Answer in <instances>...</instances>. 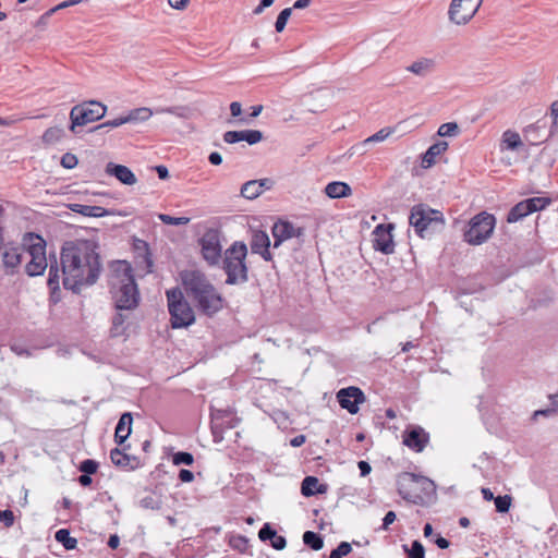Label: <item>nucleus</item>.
<instances>
[{
	"mask_svg": "<svg viewBox=\"0 0 558 558\" xmlns=\"http://www.w3.org/2000/svg\"><path fill=\"white\" fill-rule=\"evenodd\" d=\"M61 266L65 289L77 292L82 286L95 283L101 269L95 243L86 240L66 242L61 252Z\"/></svg>",
	"mask_w": 558,
	"mask_h": 558,
	"instance_id": "obj_1",
	"label": "nucleus"
},
{
	"mask_svg": "<svg viewBox=\"0 0 558 558\" xmlns=\"http://www.w3.org/2000/svg\"><path fill=\"white\" fill-rule=\"evenodd\" d=\"M110 293L118 311H132L140 303V292L128 262L114 263L110 276Z\"/></svg>",
	"mask_w": 558,
	"mask_h": 558,
	"instance_id": "obj_2",
	"label": "nucleus"
},
{
	"mask_svg": "<svg viewBox=\"0 0 558 558\" xmlns=\"http://www.w3.org/2000/svg\"><path fill=\"white\" fill-rule=\"evenodd\" d=\"M409 222L418 236L426 238L444 228L445 218L440 210L433 209L426 204H418L412 207Z\"/></svg>",
	"mask_w": 558,
	"mask_h": 558,
	"instance_id": "obj_3",
	"label": "nucleus"
},
{
	"mask_svg": "<svg viewBox=\"0 0 558 558\" xmlns=\"http://www.w3.org/2000/svg\"><path fill=\"white\" fill-rule=\"evenodd\" d=\"M397 489L404 500L420 504L425 495L435 492V484L426 476L402 472L397 476Z\"/></svg>",
	"mask_w": 558,
	"mask_h": 558,
	"instance_id": "obj_4",
	"label": "nucleus"
},
{
	"mask_svg": "<svg viewBox=\"0 0 558 558\" xmlns=\"http://www.w3.org/2000/svg\"><path fill=\"white\" fill-rule=\"evenodd\" d=\"M246 255L247 247L243 242H234L225 252L223 269L227 274L226 282L228 284H236L247 280Z\"/></svg>",
	"mask_w": 558,
	"mask_h": 558,
	"instance_id": "obj_5",
	"label": "nucleus"
},
{
	"mask_svg": "<svg viewBox=\"0 0 558 558\" xmlns=\"http://www.w3.org/2000/svg\"><path fill=\"white\" fill-rule=\"evenodd\" d=\"M168 308L171 315L172 328H183L195 322V316L190 304L184 300L180 289L167 291Z\"/></svg>",
	"mask_w": 558,
	"mask_h": 558,
	"instance_id": "obj_6",
	"label": "nucleus"
},
{
	"mask_svg": "<svg viewBox=\"0 0 558 558\" xmlns=\"http://www.w3.org/2000/svg\"><path fill=\"white\" fill-rule=\"evenodd\" d=\"M107 107L96 100L84 101L74 106L70 111L71 125L70 130L76 133L77 126L100 120L105 117Z\"/></svg>",
	"mask_w": 558,
	"mask_h": 558,
	"instance_id": "obj_7",
	"label": "nucleus"
},
{
	"mask_svg": "<svg viewBox=\"0 0 558 558\" xmlns=\"http://www.w3.org/2000/svg\"><path fill=\"white\" fill-rule=\"evenodd\" d=\"M495 228V217L486 211L474 216L469 229L464 232V241L471 245H480L490 238Z\"/></svg>",
	"mask_w": 558,
	"mask_h": 558,
	"instance_id": "obj_8",
	"label": "nucleus"
},
{
	"mask_svg": "<svg viewBox=\"0 0 558 558\" xmlns=\"http://www.w3.org/2000/svg\"><path fill=\"white\" fill-rule=\"evenodd\" d=\"M25 270L31 277L43 275L47 268L46 243L40 236L25 250Z\"/></svg>",
	"mask_w": 558,
	"mask_h": 558,
	"instance_id": "obj_9",
	"label": "nucleus"
},
{
	"mask_svg": "<svg viewBox=\"0 0 558 558\" xmlns=\"http://www.w3.org/2000/svg\"><path fill=\"white\" fill-rule=\"evenodd\" d=\"M483 0H452L448 11L449 21L457 25L466 24L477 12Z\"/></svg>",
	"mask_w": 558,
	"mask_h": 558,
	"instance_id": "obj_10",
	"label": "nucleus"
},
{
	"mask_svg": "<svg viewBox=\"0 0 558 558\" xmlns=\"http://www.w3.org/2000/svg\"><path fill=\"white\" fill-rule=\"evenodd\" d=\"M181 279L187 295L192 298V300L213 287L206 276L199 270L182 271Z\"/></svg>",
	"mask_w": 558,
	"mask_h": 558,
	"instance_id": "obj_11",
	"label": "nucleus"
},
{
	"mask_svg": "<svg viewBox=\"0 0 558 558\" xmlns=\"http://www.w3.org/2000/svg\"><path fill=\"white\" fill-rule=\"evenodd\" d=\"M202 254L209 265H218L221 259V244L216 230L207 231L201 239Z\"/></svg>",
	"mask_w": 558,
	"mask_h": 558,
	"instance_id": "obj_12",
	"label": "nucleus"
},
{
	"mask_svg": "<svg viewBox=\"0 0 558 558\" xmlns=\"http://www.w3.org/2000/svg\"><path fill=\"white\" fill-rule=\"evenodd\" d=\"M392 223H380L373 231V247L375 251L389 255L395 252V242L391 234Z\"/></svg>",
	"mask_w": 558,
	"mask_h": 558,
	"instance_id": "obj_13",
	"label": "nucleus"
},
{
	"mask_svg": "<svg viewBox=\"0 0 558 558\" xmlns=\"http://www.w3.org/2000/svg\"><path fill=\"white\" fill-rule=\"evenodd\" d=\"M429 441V434L418 425L409 426L402 435V442L415 452H422Z\"/></svg>",
	"mask_w": 558,
	"mask_h": 558,
	"instance_id": "obj_14",
	"label": "nucleus"
},
{
	"mask_svg": "<svg viewBox=\"0 0 558 558\" xmlns=\"http://www.w3.org/2000/svg\"><path fill=\"white\" fill-rule=\"evenodd\" d=\"M193 301L204 314L209 316L222 308V298L214 286L207 289L206 292L201 293Z\"/></svg>",
	"mask_w": 558,
	"mask_h": 558,
	"instance_id": "obj_15",
	"label": "nucleus"
},
{
	"mask_svg": "<svg viewBox=\"0 0 558 558\" xmlns=\"http://www.w3.org/2000/svg\"><path fill=\"white\" fill-rule=\"evenodd\" d=\"M271 233L274 238L272 248L277 250L287 240L299 236L300 230L296 229L291 222L279 220L274 223Z\"/></svg>",
	"mask_w": 558,
	"mask_h": 558,
	"instance_id": "obj_16",
	"label": "nucleus"
},
{
	"mask_svg": "<svg viewBox=\"0 0 558 558\" xmlns=\"http://www.w3.org/2000/svg\"><path fill=\"white\" fill-rule=\"evenodd\" d=\"M250 246L252 253L260 255L264 260L269 262L272 259V254L270 252V247H272V245L268 234L265 231H254Z\"/></svg>",
	"mask_w": 558,
	"mask_h": 558,
	"instance_id": "obj_17",
	"label": "nucleus"
},
{
	"mask_svg": "<svg viewBox=\"0 0 558 558\" xmlns=\"http://www.w3.org/2000/svg\"><path fill=\"white\" fill-rule=\"evenodd\" d=\"M263 140V133L258 130L227 131L223 134V141L228 144H235L241 141L250 145L259 143Z\"/></svg>",
	"mask_w": 558,
	"mask_h": 558,
	"instance_id": "obj_18",
	"label": "nucleus"
},
{
	"mask_svg": "<svg viewBox=\"0 0 558 558\" xmlns=\"http://www.w3.org/2000/svg\"><path fill=\"white\" fill-rule=\"evenodd\" d=\"M272 181L270 179L252 180L244 183L241 187V195L247 199L257 198L264 191L270 190Z\"/></svg>",
	"mask_w": 558,
	"mask_h": 558,
	"instance_id": "obj_19",
	"label": "nucleus"
},
{
	"mask_svg": "<svg viewBox=\"0 0 558 558\" xmlns=\"http://www.w3.org/2000/svg\"><path fill=\"white\" fill-rule=\"evenodd\" d=\"M106 173L113 175L125 185H134L137 182L135 174L126 166L109 162L106 166Z\"/></svg>",
	"mask_w": 558,
	"mask_h": 558,
	"instance_id": "obj_20",
	"label": "nucleus"
},
{
	"mask_svg": "<svg viewBox=\"0 0 558 558\" xmlns=\"http://www.w3.org/2000/svg\"><path fill=\"white\" fill-rule=\"evenodd\" d=\"M25 259V248L11 247L4 251L2 260L9 272L13 274L21 263Z\"/></svg>",
	"mask_w": 558,
	"mask_h": 558,
	"instance_id": "obj_21",
	"label": "nucleus"
},
{
	"mask_svg": "<svg viewBox=\"0 0 558 558\" xmlns=\"http://www.w3.org/2000/svg\"><path fill=\"white\" fill-rule=\"evenodd\" d=\"M132 414L126 412L123 413L117 424L114 440L118 445H122L130 436L132 432Z\"/></svg>",
	"mask_w": 558,
	"mask_h": 558,
	"instance_id": "obj_22",
	"label": "nucleus"
},
{
	"mask_svg": "<svg viewBox=\"0 0 558 558\" xmlns=\"http://www.w3.org/2000/svg\"><path fill=\"white\" fill-rule=\"evenodd\" d=\"M436 68V61L430 58H420L412 64L407 66V71L420 76L425 77L434 72Z\"/></svg>",
	"mask_w": 558,
	"mask_h": 558,
	"instance_id": "obj_23",
	"label": "nucleus"
},
{
	"mask_svg": "<svg viewBox=\"0 0 558 558\" xmlns=\"http://www.w3.org/2000/svg\"><path fill=\"white\" fill-rule=\"evenodd\" d=\"M448 143L446 141H439L428 147V149L422 156V166L429 168L436 162V157L446 151Z\"/></svg>",
	"mask_w": 558,
	"mask_h": 558,
	"instance_id": "obj_24",
	"label": "nucleus"
},
{
	"mask_svg": "<svg viewBox=\"0 0 558 558\" xmlns=\"http://www.w3.org/2000/svg\"><path fill=\"white\" fill-rule=\"evenodd\" d=\"M391 133H392V130L387 129V128L379 130L374 135L367 137L366 140L362 141L361 143L352 146L351 150H353V151L351 153V155L355 154V153L363 155L366 151L365 147L368 144H371L373 142H381V141L386 140Z\"/></svg>",
	"mask_w": 558,
	"mask_h": 558,
	"instance_id": "obj_25",
	"label": "nucleus"
},
{
	"mask_svg": "<svg viewBox=\"0 0 558 558\" xmlns=\"http://www.w3.org/2000/svg\"><path fill=\"white\" fill-rule=\"evenodd\" d=\"M70 209L74 213L81 214L86 217H105L108 215V210L101 206H90L83 204H71Z\"/></svg>",
	"mask_w": 558,
	"mask_h": 558,
	"instance_id": "obj_26",
	"label": "nucleus"
},
{
	"mask_svg": "<svg viewBox=\"0 0 558 558\" xmlns=\"http://www.w3.org/2000/svg\"><path fill=\"white\" fill-rule=\"evenodd\" d=\"M349 193V184L341 181L330 182L325 187V194L329 198L345 197Z\"/></svg>",
	"mask_w": 558,
	"mask_h": 558,
	"instance_id": "obj_27",
	"label": "nucleus"
},
{
	"mask_svg": "<svg viewBox=\"0 0 558 558\" xmlns=\"http://www.w3.org/2000/svg\"><path fill=\"white\" fill-rule=\"evenodd\" d=\"M154 110L147 107H141L131 110L128 114L123 116L125 123H135L147 121L153 114Z\"/></svg>",
	"mask_w": 558,
	"mask_h": 558,
	"instance_id": "obj_28",
	"label": "nucleus"
},
{
	"mask_svg": "<svg viewBox=\"0 0 558 558\" xmlns=\"http://www.w3.org/2000/svg\"><path fill=\"white\" fill-rule=\"evenodd\" d=\"M521 146H523V143L521 141L520 135L517 132L508 130L502 134V140L500 144V148L502 150H517Z\"/></svg>",
	"mask_w": 558,
	"mask_h": 558,
	"instance_id": "obj_29",
	"label": "nucleus"
},
{
	"mask_svg": "<svg viewBox=\"0 0 558 558\" xmlns=\"http://www.w3.org/2000/svg\"><path fill=\"white\" fill-rule=\"evenodd\" d=\"M531 210L529 208V206L526 205V202L525 199L522 201V202H519L518 204H515L511 209L510 211L508 213V216H507V221L509 223H513V222H517L521 219H523L524 217H526L527 215H531Z\"/></svg>",
	"mask_w": 558,
	"mask_h": 558,
	"instance_id": "obj_30",
	"label": "nucleus"
},
{
	"mask_svg": "<svg viewBox=\"0 0 558 558\" xmlns=\"http://www.w3.org/2000/svg\"><path fill=\"white\" fill-rule=\"evenodd\" d=\"M110 459L112 463L120 468H131L133 469L132 462H135V458L124 453L122 450L114 448L110 452Z\"/></svg>",
	"mask_w": 558,
	"mask_h": 558,
	"instance_id": "obj_31",
	"label": "nucleus"
},
{
	"mask_svg": "<svg viewBox=\"0 0 558 558\" xmlns=\"http://www.w3.org/2000/svg\"><path fill=\"white\" fill-rule=\"evenodd\" d=\"M64 137V130L60 126H52L43 134V142L48 145L56 144Z\"/></svg>",
	"mask_w": 558,
	"mask_h": 558,
	"instance_id": "obj_32",
	"label": "nucleus"
},
{
	"mask_svg": "<svg viewBox=\"0 0 558 558\" xmlns=\"http://www.w3.org/2000/svg\"><path fill=\"white\" fill-rule=\"evenodd\" d=\"M322 490L319 489V482L316 477L314 476H306L303 482H302V486H301V493L302 495L308 497V496H313L317 493H320Z\"/></svg>",
	"mask_w": 558,
	"mask_h": 558,
	"instance_id": "obj_33",
	"label": "nucleus"
},
{
	"mask_svg": "<svg viewBox=\"0 0 558 558\" xmlns=\"http://www.w3.org/2000/svg\"><path fill=\"white\" fill-rule=\"evenodd\" d=\"M54 538L57 542L61 543L68 550L74 549L77 545L76 538L72 537L70 535L69 530L66 529L58 530L54 534Z\"/></svg>",
	"mask_w": 558,
	"mask_h": 558,
	"instance_id": "obj_34",
	"label": "nucleus"
},
{
	"mask_svg": "<svg viewBox=\"0 0 558 558\" xmlns=\"http://www.w3.org/2000/svg\"><path fill=\"white\" fill-rule=\"evenodd\" d=\"M303 542L306 546L314 550H319L324 546V541L322 536L313 531H306L303 534Z\"/></svg>",
	"mask_w": 558,
	"mask_h": 558,
	"instance_id": "obj_35",
	"label": "nucleus"
},
{
	"mask_svg": "<svg viewBox=\"0 0 558 558\" xmlns=\"http://www.w3.org/2000/svg\"><path fill=\"white\" fill-rule=\"evenodd\" d=\"M526 205L529 206L531 213H535L546 208L550 203L551 198L549 197H531L525 199Z\"/></svg>",
	"mask_w": 558,
	"mask_h": 558,
	"instance_id": "obj_36",
	"label": "nucleus"
},
{
	"mask_svg": "<svg viewBox=\"0 0 558 558\" xmlns=\"http://www.w3.org/2000/svg\"><path fill=\"white\" fill-rule=\"evenodd\" d=\"M403 549L408 554L409 558H425V549L420 541H413L411 548L403 545Z\"/></svg>",
	"mask_w": 558,
	"mask_h": 558,
	"instance_id": "obj_37",
	"label": "nucleus"
},
{
	"mask_svg": "<svg viewBox=\"0 0 558 558\" xmlns=\"http://www.w3.org/2000/svg\"><path fill=\"white\" fill-rule=\"evenodd\" d=\"M460 133V128L456 122H447L439 126L437 134L441 137L457 136Z\"/></svg>",
	"mask_w": 558,
	"mask_h": 558,
	"instance_id": "obj_38",
	"label": "nucleus"
},
{
	"mask_svg": "<svg viewBox=\"0 0 558 558\" xmlns=\"http://www.w3.org/2000/svg\"><path fill=\"white\" fill-rule=\"evenodd\" d=\"M48 287L52 293V295L56 293V291H59V269L57 266H50L49 269V276H48Z\"/></svg>",
	"mask_w": 558,
	"mask_h": 558,
	"instance_id": "obj_39",
	"label": "nucleus"
},
{
	"mask_svg": "<svg viewBox=\"0 0 558 558\" xmlns=\"http://www.w3.org/2000/svg\"><path fill=\"white\" fill-rule=\"evenodd\" d=\"M158 218L165 225H169V226L187 225L190 222V220H191L189 217H172V216L167 215V214H159Z\"/></svg>",
	"mask_w": 558,
	"mask_h": 558,
	"instance_id": "obj_40",
	"label": "nucleus"
},
{
	"mask_svg": "<svg viewBox=\"0 0 558 558\" xmlns=\"http://www.w3.org/2000/svg\"><path fill=\"white\" fill-rule=\"evenodd\" d=\"M494 501L496 511L500 513H506L509 511L511 507L512 498L509 495H504L496 497Z\"/></svg>",
	"mask_w": 558,
	"mask_h": 558,
	"instance_id": "obj_41",
	"label": "nucleus"
},
{
	"mask_svg": "<svg viewBox=\"0 0 558 558\" xmlns=\"http://www.w3.org/2000/svg\"><path fill=\"white\" fill-rule=\"evenodd\" d=\"M194 462V457L190 452L179 451L172 456V463L174 465H192Z\"/></svg>",
	"mask_w": 558,
	"mask_h": 558,
	"instance_id": "obj_42",
	"label": "nucleus"
},
{
	"mask_svg": "<svg viewBox=\"0 0 558 558\" xmlns=\"http://www.w3.org/2000/svg\"><path fill=\"white\" fill-rule=\"evenodd\" d=\"M126 317L121 313H118L112 319L111 333L114 337L121 336L124 332V322Z\"/></svg>",
	"mask_w": 558,
	"mask_h": 558,
	"instance_id": "obj_43",
	"label": "nucleus"
},
{
	"mask_svg": "<svg viewBox=\"0 0 558 558\" xmlns=\"http://www.w3.org/2000/svg\"><path fill=\"white\" fill-rule=\"evenodd\" d=\"M291 13H292V8H286L279 13L277 21L275 23V27L278 33H280L284 29L287 22H288L289 17L291 16Z\"/></svg>",
	"mask_w": 558,
	"mask_h": 558,
	"instance_id": "obj_44",
	"label": "nucleus"
},
{
	"mask_svg": "<svg viewBox=\"0 0 558 558\" xmlns=\"http://www.w3.org/2000/svg\"><path fill=\"white\" fill-rule=\"evenodd\" d=\"M98 469V463L95 460H84L80 465V471L84 474H94Z\"/></svg>",
	"mask_w": 558,
	"mask_h": 558,
	"instance_id": "obj_45",
	"label": "nucleus"
},
{
	"mask_svg": "<svg viewBox=\"0 0 558 558\" xmlns=\"http://www.w3.org/2000/svg\"><path fill=\"white\" fill-rule=\"evenodd\" d=\"M277 532L268 524L265 523L264 526L258 532V537L260 541H271L276 536Z\"/></svg>",
	"mask_w": 558,
	"mask_h": 558,
	"instance_id": "obj_46",
	"label": "nucleus"
},
{
	"mask_svg": "<svg viewBox=\"0 0 558 558\" xmlns=\"http://www.w3.org/2000/svg\"><path fill=\"white\" fill-rule=\"evenodd\" d=\"M347 555H349V542H342L336 549L331 551L329 558H342Z\"/></svg>",
	"mask_w": 558,
	"mask_h": 558,
	"instance_id": "obj_47",
	"label": "nucleus"
},
{
	"mask_svg": "<svg viewBox=\"0 0 558 558\" xmlns=\"http://www.w3.org/2000/svg\"><path fill=\"white\" fill-rule=\"evenodd\" d=\"M61 165L65 169H73L77 165V158L71 153H66L61 158Z\"/></svg>",
	"mask_w": 558,
	"mask_h": 558,
	"instance_id": "obj_48",
	"label": "nucleus"
},
{
	"mask_svg": "<svg viewBox=\"0 0 558 558\" xmlns=\"http://www.w3.org/2000/svg\"><path fill=\"white\" fill-rule=\"evenodd\" d=\"M125 124V120H124V117L121 116V117H118L113 120H108L99 125H97L95 128V130H100V129H104V128H118V126H121Z\"/></svg>",
	"mask_w": 558,
	"mask_h": 558,
	"instance_id": "obj_49",
	"label": "nucleus"
},
{
	"mask_svg": "<svg viewBox=\"0 0 558 558\" xmlns=\"http://www.w3.org/2000/svg\"><path fill=\"white\" fill-rule=\"evenodd\" d=\"M337 398L341 408L349 410V387L340 389Z\"/></svg>",
	"mask_w": 558,
	"mask_h": 558,
	"instance_id": "obj_50",
	"label": "nucleus"
},
{
	"mask_svg": "<svg viewBox=\"0 0 558 558\" xmlns=\"http://www.w3.org/2000/svg\"><path fill=\"white\" fill-rule=\"evenodd\" d=\"M351 400L355 403L362 404L366 401V397L359 387L351 386Z\"/></svg>",
	"mask_w": 558,
	"mask_h": 558,
	"instance_id": "obj_51",
	"label": "nucleus"
},
{
	"mask_svg": "<svg viewBox=\"0 0 558 558\" xmlns=\"http://www.w3.org/2000/svg\"><path fill=\"white\" fill-rule=\"evenodd\" d=\"M0 522H3L7 527L14 523V514L11 510H0Z\"/></svg>",
	"mask_w": 558,
	"mask_h": 558,
	"instance_id": "obj_52",
	"label": "nucleus"
},
{
	"mask_svg": "<svg viewBox=\"0 0 558 558\" xmlns=\"http://www.w3.org/2000/svg\"><path fill=\"white\" fill-rule=\"evenodd\" d=\"M397 519V515L393 511H388L384 519L381 524V530L387 531L389 529V525L392 524Z\"/></svg>",
	"mask_w": 558,
	"mask_h": 558,
	"instance_id": "obj_53",
	"label": "nucleus"
},
{
	"mask_svg": "<svg viewBox=\"0 0 558 558\" xmlns=\"http://www.w3.org/2000/svg\"><path fill=\"white\" fill-rule=\"evenodd\" d=\"M190 109L185 106H174L173 116L181 119H187L190 117Z\"/></svg>",
	"mask_w": 558,
	"mask_h": 558,
	"instance_id": "obj_54",
	"label": "nucleus"
},
{
	"mask_svg": "<svg viewBox=\"0 0 558 558\" xmlns=\"http://www.w3.org/2000/svg\"><path fill=\"white\" fill-rule=\"evenodd\" d=\"M270 542H271V546L277 550L283 549L287 545L286 538L281 535H277V534Z\"/></svg>",
	"mask_w": 558,
	"mask_h": 558,
	"instance_id": "obj_55",
	"label": "nucleus"
},
{
	"mask_svg": "<svg viewBox=\"0 0 558 558\" xmlns=\"http://www.w3.org/2000/svg\"><path fill=\"white\" fill-rule=\"evenodd\" d=\"M231 414H232L231 410H221V409H213L211 410L213 421L221 420L225 416H229Z\"/></svg>",
	"mask_w": 558,
	"mask_h": 558,
	"instance_id": "obj_56",
	"label": "nucleus"
},
{
	"mask_svg": "<svg viewBox=\"0 0 558 558\" xmlns=\"http://www.w3.org/2000/svg\"><path fill=\"white\" fill-rule=\"evenodd\" d=\"M179 480L183 483H191L194 480V474L190 470L182 469L179 472Z\"/></svg>",
	"mask_w": 558,
	"mask_h": 558,
	"instance_id": "obj_57",
	"label": "nucleus"
},
{
	"mask_svg": "<svg viewBox=\"0 0 558 558\" xmlns=\"http://www.w3.org/2000/svg\"><path fill=\"white\" fill-rule=\"evenodd\" d=\"M361 476H366L371 473L372 466L367 461H360L357 463Z\"/></svg>",
	"mask_w": 558,
	"mask_h": 558,
	"instance_id": "obj_58",
	"label": "nucleus"
},
{
	"mask_svg": "<svg viewBox=\"0 0 558 558\" xmlns=\"http://www.w3.org/2000/svg\"><path fill=\"white\" fill-rule=\"evenodd\" d=\"M275 0H262L260 3L253 10V13L258 15L260 14L264 9L270 7L274 3Z\"/></svg>",
	"mask_w": 558,
	"mask_h": 558,
	"instance_id": "obj_59",
	"label": "nucleus"
},
{
	"mask_svg": "<svg viewBox=\"0 0 558 558\" xmlns=\"http://www.w3.org/2000/svg\"><path fill=\"white\" fill-rule=\"evenodd\" d=\"M168 3L173 9L183 10L187 5L189 0H168Z\"/></svg>",
	"mask_w": 558,
	"mask_h": 558,
	"instance_id": "obj_60",
	"label": "nucleus"
},
{
	"mask_svg": "<svg viewBox=\"0 0 558 558\" xmlns=\"http://www.w3.org/2000/svg\"><path fill=\"white\" fill-rule=\"evenodd\" d=\"M230 111H231V114L232 117L236 118V117H240L241 113H242V106L240 102L238 101H233L230 104Z\"/></svg>",
	"mask_w": 558,
	"mask_h": 558,
	"instance_id": "obj_61",
	"label": "nucleus"
},
{
	"mask_svg": "<svg viewBox=\"0 0 558 558\" xmlns=\"http://www.w3.org/2000/svg\"><path fill=\"white\" fill-rule=\"evenodd\" d=\"M550 114L554 118L553 125H557V118H558V100H555L550 106Z\"/></svg>",
	"mask_w": 558,
	"mask_h": 558,
	"instance_id": "obj_62",
	"label": "nucleus"
},
{
	"mask_svg": "<svg viewBox=\"0 0 558 558\" xmlns=\"http://www.w3.org/2000/svg\"><path fill=\"white\" fill-rule=\"evenodd\" d=\"M208 159H209V162H210L211 165H215V166H218V165H220V163L222 162V157H221V155H220L219 153H217V151L211 153V154L209 155Z\"/></svg>",
	"mask_w": 558,
	"mask_h": 558,
	"instance_id": "obj_63",
	"label": "nucleus"
},
{
	"mask_svg": "<svg viewBox=\"0 0 558 558\" xmlns=\"http://www.w3.org/2000/svg\"><path fill=\"white\" fill-rule=\"evenodd\" d=\"M156 171H157V174H158L159 179L166 180V179L169 178V171H168L167 167H165V166H157L156 167Z\"/></svg>",
	"mask_w": 558,
	"mask_h": 558,
	"instance_id": "obj_64",
	"label": "nucleus"
}]
</instances>
